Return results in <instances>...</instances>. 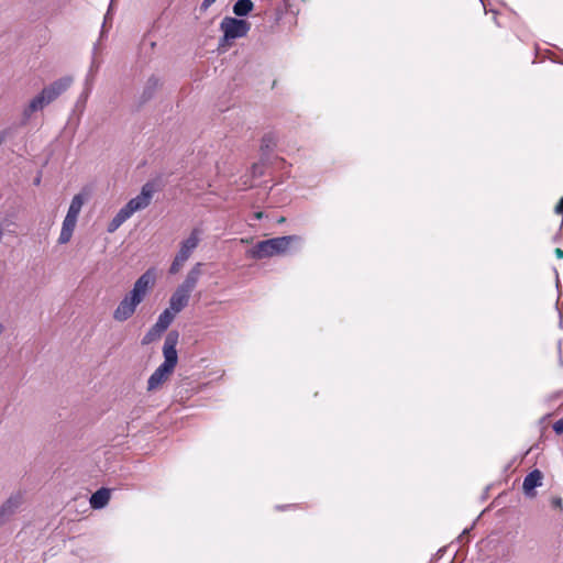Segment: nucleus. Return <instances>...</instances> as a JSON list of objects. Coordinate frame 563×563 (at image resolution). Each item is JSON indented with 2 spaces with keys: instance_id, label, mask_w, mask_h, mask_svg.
Returning a JSON list of instances; mask_svg holds the SVG:
<instances>
[{
  "instance_id": "a878e982",
  "label": "nucleus",
  "mask_w": 563,
  "mask_h": 563,
  "mask_svg": "<svg viewBox=\"0 0 563 563\" xmlns=\"http://www.w3.org/2000/svg\"><path fill=\"white\" fill-rule=\"evenodd\" d=\"M262 216H263V213H262V212H256V214H255V217H256L257 219H261V218H262Z\"/></svg>"
},
{
  "instance_id": "4468645a",
  "label": "nucleus",
  "mask_w": 563,
  "mask_h": 563,
  "mask_svg": "<svg viewBox=\"0 0 563 563\" xmlns=\"http://www.w3.org/2000/svg\"><path fill=\"white\" fill-rule=\"evenodd\" d=\"M177 312H174L170 308L165 309L158 317L156 323L154 324V330L158 332H164L172 324Z\"/></svg>"
},
{
  "instance_id": "4be33fe9",
  "label": "nucleus",
  "mask_w": 563,
  "mask_h": 563,
  "mask_svg": "<svg viewBox=\"0 0 563 563\" xmlns=\"http://www.w3.org/2000/svg\"><path fill=\"white\" fill-rule=\"evenodd\" d=\"M555 212L559 213V214H563V197L556 203Z\"/></svg>"
},
{
  "instance_id": "39448f33",
  "label": "nucleus",
  "mask_w": 563,
  "mask_h": 563,
  "mask_svg": "<svg viewBox=\"0 0 563 563\" xmlns=\"http://www.w3.org/2000/svg\"><path fill=\"white\" fill-rule=\"evenodd\" d=\"M155 192L154 184L146 183L140 195L132 198L123 208L119 210L115 217L109 222L107 231L115 232L134 212L145 209L150 206Z\"/></svg>"
},
{
  "instance_id": "f03ea898",
  "label": "nucleus",
  "mask_w": 563,
  "mask_h": 563,
  "mask_svg": "<svg viewBox=\"0 0 563 563\" xmlns=\"http://www.w3.org/2000/svg\"><path fill=\"white\" fill-rule=\"evenodd\" d=\"M177 335L168 334L163 347L164 362L155 369L147 380V390L159 389L173 374L178 356L176 350Z\"/></svg>"
},
{
  "instance_id": "f3484780",
  "label": "nucleus",
  "mask_w": 563,
  "mask_h": 563,
  "mask_svg": "<svg viewBox=\"0 0 563 563\" xmlns=\"http://www.w3.org/2000/svg\"><path fill=\"white\" fill-rule=\"evenodd\" d=\"M185 262H186V260H184L183 257H180L176 254L174 261L170 264L169 274H172V275L177 274L180 271V268L184 266Z\"/></svg>"
},
{
  "instance_id": "ddd939ff",
  "label": "nucleus",
  "mask_w": 563,
  "mask_h": 563,
  "mask_svg": "<svg viewBox=\"0 0 563 563\" xmlns=\"http://www.w3.org/2000/svg\"><path fill=\"white\" fill-rule=\"evenodd\" d=\"M110 489L108 488H100L97 492H95L90 497V506L93 509H101L104 506L108 505L110 500Z\"/></svg>"
},
{
  "instance_id": "aec40b11",
  "label": "nucleus",
  "mask_w": 563,
  "mask_h": 563,
  "mask_svg": "<svg viewBox=\"0 0 563 563\" xmlns=\"http://www.w3.org/2000/svg\"><path fill=\"white\" fill-rule=\"evenodd\" d=\"M217 0H203L201 5H200V10L201 11H207L208 8L213 4Z\"/></svg>"
},
{
  "instance_id": "6ab92c4d",
  "label": "nucleus",
  "mask_w": 563,
  "mask_h": 563,
  "mask_svg": "<svg viewBox=\"0 0 563 563\" xmlns=\"http://www.w3.org/2000/svg\"><path fill=\"white\" fill-rule=\"evenodd\" d=\"M553 430L558 434H561L563 432V419H560V420L554 422Z\"/></svg>"
},
{
  "instance_id": "b1692460",
  "label": "nucleus",
  "mask_w": 563,
  "mask_h": 563,
  "mask_svg": "<svg viewBox=\"0 0 563 563\" xmlns=\"http://www.w3.org/2000/svg\"><path fill=\"white\" fill-rule=\"evenodd\" d=\"M277 508L280 509V510H285L286 508H297V505L278 506Z\"/></svg>"
},
{
  "instance_id": "5701e85b",
  "label": "nucleus",
  "mask_w": 563,
  "mask_h": 563,
  "mask_svg": "<svg viewBox=\"0 0 563 563\" xmlns=\"http://www.w3.org/2000/svg\"><path fill=\"white\" fill-rule=\"evenodd\" d=\"M554 254H555V256H556L559 260H562V258H563V250H562V249L556 247V249L554 250Z\"/></svg>"
},
{
  "instance_id": "9d476101",
  "label": "nucleus",
  "mask_w": 563,
  "mask_h": 563,
  "mask_svg": "<svg viewBox=\"0 0 563 563\" xmlns=\"http://www.w3.org/2000/svg\"><path fill=\"white\" fill-rule=\"evenodd\" d=\"M201 263H197L192 266V268L188 272L185 280L178 286L184 291H187L191 295L192 290L196 288L198 280L201 276Z\"/></svg>"
},
{
  "instance_id": "dca6fc26",
  "label": "nucleus",
  "mask_w": 563,
  "mask_h": 563,
  "mask_svg": "<svg viewBox=\"0 0 563 563\" xmlns=\"http://www.w3.org/2000/svg\"><path fill=\"white\" fill-rule=\"evenodd\" d=\"M82 206H84L82 195L78 194V195L74 196L66 216L78 219V216L81 211Z\"/></svg>"
},
{
  "instance_id": "2eb2a0df",
  "label": "nucleus",
  "mask_w": 563,
  "mask_h": 563,
  "mask_svg": "<svg viewBox=\"0 0 563 563\" xmlns=\"http://www.w3.org/2000/svg\"><path fill=\"white\" fill-rule=\"evenodd\" d=\"M254 8L251 0H238L233 5V13L238 16L247 15Z\"/></svg>"
},
{
  "instance_id": "a211bd4d",
  "label": "nucleus",
  "mask_w": 563,
  "mask_h": 563,
  "mask_svg": "<svg viewBox=\"0 0 563 563\" xmlns=\"http://www.w3.org/2000/svg\"><path fill=\"white\" fill-rule=\"evenodd\" d=\"M163 332H158L157 330H154V325L148 330V332L144 335L142 343L148 344L152 341H154L156 338H158Z\"/></svg>"
},
{
  "instance_id": "f257e3e1",
  "label": "nucleus",
  "mask_w": 563,
  "mask_h": 563,
  "mask_svg": "<svg viewBox=\"0 0 563 563\" xmlns=\"http://www.w3.org/2000/svg\"><path fill=\"white\" fill-rule=\"evenodd\" d=\"M156 274L154 268L147 269L142 274L123 299L119 302L113 311V319L124 322L130 319L136 311L137 306L144 300L148 291L155 284Z\"/></svg>"
},
{
  "instance_id": "393cba45",
  "label": "nucleus",
  "mask_w": 563,
  "mask_h": 563,
  "mask_svg": "<svg viewBox=\"0 0 563 563\" xmlns=\"http://www.w3.org/2000/svg\"><path fill=\"white\" fill-rule=\"evenodd\" d=\"M4 139H5L4 134L0 133V145L4 142Z\"/></svg>"
},
{
  "instance_id": "412c9836",
  "label": "nucleus",
  "mask_w": 563,
  "mask_h": 563,
  "mask_svg": "<svg viewBox=\"0 0 563 563\" xmlns=\"http://www.w3.org/2000/svg\"><path fill=\"white\" fill-rule=\"evenodd\" d=\"M551 504L554 508L562 509V499L560 497H553Z\"/></svg>"
},
{
  "instance_id": "20e7f679",
  "label": "nucleus",
  "mask_w": 563,
  "mask_h": 563,
  "mask_svg": "<svg viewBox=\"0 0 563 563\" xmlns=\"http://www.w3.org/2000/svg\"><path fill=\"white\" fill-rule=\"evenodd\" d=\"M73 81L71 76H65L43 88L42 91L31 99L29 104L23 109V123H26L34 112L42 110L45 106L55 101L71 86Z\"/></svg>"
},
{
  "instance_id": "7ed1b4c3",
  "label": "nucleus",
  "mask_w": 563,
  "mask_h": 563,
  "mask_svg": "<svg viewBox=\"0 0 563 563\" xmlns=\"http://www.w3.org/2000/svg\"><path fill=\"white\" fill-rule=\"evenodd\" d=\"M301 238L298 235H285L257 242L246 251V256L253 260H263L277 255H285L290 252L295 244H299Z\"/></svg>"
},
{
  "instance_id": "6e6552de",
  "label": "nucleus",
  "mask_w": 563,
  "mask_h": 563,
  "mask_svg": "<svg viewBox=\"0 0 563 563\" xmlns=\"http://www.w3.org/2000/svg\"><path fill=\"white\" fill-rule=\"evenodd\" d=\"M543 474L540 470L531 471L523 479L522 489L528 497H534V489L542 485Z\"/></svg>"
},
{
  "instance_id": "1a4fd4ad",
  "label": "nucleus",
  "mask_w": 563,
  "mask_h": 563,
  "mask_svg": "<svg viewBox=\"0 0 563 563\" xmlns=\"http://www.w3.org/2000/svg\"><path fill=\"white\" fill-rule=\"evenodd\" d=\"M22 503V496L15 495L9 497L1 506H0V526H2L19 508Z\"/></svg>"
},
{
  "instance_id": "f8f14e48",
  "label": "nucleus",
  "mask_w": 563,
  "mask_h": 563,
  "mask_svg": "<svg viewBox=\"0 0 563 563\" xmlns=\"http://www.w3.org/2000/svg\"><path fill=\"white\" fill-rule=\"evenodd\" d=\"M76 224H77L76 218H71V217H67V216L65 217V219L63 221L60 234L58 238L59 244H66L70 241L74 230L76 228Z\"/></svg>"
},
{
  "instance_id": "423d86ee",
  "label": "nucleus",
  "mask_w": 563,
  "mask_h": 563,
  "mask_svg": "<svg viewBox=\"0 0 563 563\" xmlns=\"http://www.w3.org/2000/svg\"><path fill=\"white\" fill-rule=\"evenodd\" d=\"M220 26L227 40L243 37L251 29V24L247 21L230 16L224 18Z\"/></svg>"
},
{
  "instance_id": "0eeeda50",
  "label": "nucleus",
  "mask_w": 563,
  "mask_h": 563,
  "mask_svg": "<svg viewBox=\"0 0 563 563\" xmlns=\"http://www.w3.org/2000/svg\"><path fill=\"white\" fill-rule=\"evenodd\" d=\"M200 235H201L200 229H198V228L192 229L189 236L180 243V247H179L177 255L187 261L191 256L192 252L199 245Z\"/></svg>"
},
{
  "instance_id": "9b49d317",
  "label": "nucleus",
  "mask_w": 563,
  "mask_h": 563,
  "mask_svg": "<svg viewBox=\"0 0 563 563\" xmlns=\"http://www.w3.org/2000/svg\"><path fill=\"white\" fill-rule=\"evenodd\" d=\"M190 296L191 295L189 292L184 291L183 289L177 287L169 298V308L174 312H180L184 308L187 307Z\"/></svg>"
}]
</instances>
